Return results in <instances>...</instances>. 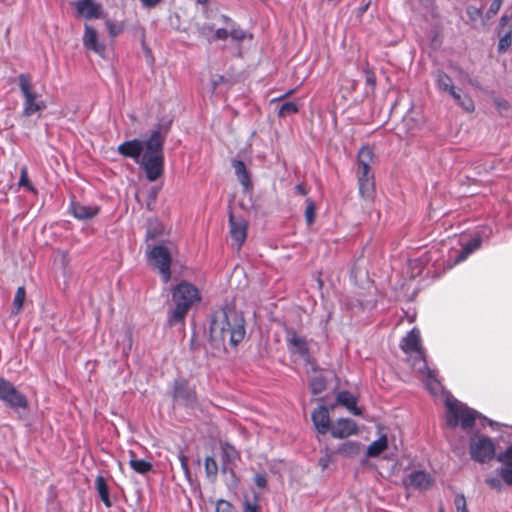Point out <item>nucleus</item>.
<instances>
[{
    "instance_id": "8",
    "label": "nucleus",
    "mask_w": 512,
    "mask_h": 512,
    "mask_svg": "<svg viewBox=\"0 0 512 512\" xmlns=\"http://www.w3.org/2000/svg\"><path fill=\"white\" fill-rule=\"evenodd\" d=\"M147 258L149 264L157 269L162 281L167 283L171 278V254L164 245L148 246Z\"/></svg>"
},
{
    "instance_id": "15",
    "label": "nucleus",
    "mask_w": 512,
    "mask_h": 512,
    "mask_svg": "<svg viewBox=\"0 0 512 512\" xmlns=\"http://www.w3.org/2000/svg\"><path fill=\"white\" fill-rule=\"evenodd\" d=\"M400 347L405 353H416L413 362L420 355L425 358L420 342V331L417 328H413L407 333V335L402 339Z\"/></svg>"
},
{
    "instance_id": "2",
    "label": "nucleus",
    "mask_w": 512,
    "mask_h": 512,
    "mask_svg": "<svg viewBox=\"0 0 512 512\" xmlns=\"http://www.w3.org/2000/svg\"><path fill=\"white\" fill-rule=\"evenodd\" d=\"M480 420L481 425L490 426L493 430H498L503 424L493 421L465 403L457 400L453 396H447L445 399V423L448 428H460L465 433H470L475 426L476 420Z\"/></svg>"
},
{
    "instance_id": "7",
    "label": "nucleus",
    "mask_w": 512,
    "mask_h": 512,
    "mask_svg": "<svg viewBox=\"0 0 512 512\" xmlns=\"http://www.w3.org/2000/svg\"><path fill=\"white\" fill-rule=\"evenodd\" d=\"M468 450L471 460L478 464H486L496 457V441L476 432L469 437Z\"/></svg>"
},
{
    "instance_id": "17",
    "label": "nucleus",
    "mask_w": 512,
    "mask_h": 512,
    "mask_svg": "<svg viewBox=\"0 0 512 512\" xmlns=\"http://www.w3.org/2000/svg\"><path fill=\"white\" fill-rule=\"evenodd\" d=\"M312 421L316 430L320 434H326L332 425H330V414L326 406H319L312 412Z\"/></svg>"
},
{
    "instance_id": "34",
    "label": "nucleus",
    "mask_w": 512,
    "mask_h": 512,
    "mask_svg": "<svg viewBox=\"0 0 512 512\" xmlns=\"http://www.w3.org/2000/svg\"><path fill=\"white\" fill-rule=\"evenodd\" d=\"M26 297V291L23 286L17 288L14 299H13V313L17 314L23 307V303Z\"/></svg>"
},
{
    "instance_id": "21",
    "label": "nucleus",
    "mask_w": 512,
    "mask_h": 512,
    "mask_svg": "<svg viewBox=\"0 0 512 512\" xmlns=\"http://www.w3.org/2000/svg\"><path fill=\"white\" fill-rule=\"evenodd\" d=\"M229 225L231 237L237 243L238 247H241L247 236L246 224L244 222H237L230 216Z\"/></svg>"
},
{
    "instance_id": "51",
    "label": "nucleus",
    "mask_w": 512,
    "mask_h": 512,
    "mask_svg": "<svg viewBox=\"0 0 512 512\" xmlns=\"http://www.w3.org/2000/svg\"><path fill=\"white\" fill-rule=\"evenodd\" d=\"M503 0H493L488 10V16H494L498 13L501 8Z\"/></svg>"
},
{
    "instance_id": "58",
    "label": "nucleus",
    "mask_w": 512,
    "mask_h": 512,
    "mask_svg": "<svg viewBox=\"0 0 512 512\" xmlns=\"http://www.w3.org/2000/svg\"><path fill=\"white\" fill-rule=\"evenodd\" d=\"M295 188H296L297 192L300 193L301 195H306L307 191L302 184L296 185Z\"/></svg>"
},
{
    "instance_id": "46",
    "label": "nucleus",
    "mask_w": 512,
    "mask_h": 512,
    "mask_svg": "<svg viewBox=\"0 0 512 512\" xmlns=\"http://www.w3.org/2000/svg\"><path fill=\"white\" fill-rule=\"evenodd\" d=\"M132 349V335L130 331L125 332L124 343L121 346L122 354L128 356Z\"/></svg>"
},
{
    "instance_id": "23",
    "label": "nucleus",
    "mask_w": 512,
    "mask_h": 512,
    "mask_svg": "<svg viewBox=\"0 0 512 512\" xmlns=\"http://www.w3.org/2000/svg\"><path fill=\"white\" fill-rule=\"evenodd\" d=\"M336 401L346 407L352 414H361V410L356 406V398L352 393L348 391H341L337 394Z\"/></svg>"
},
{
    "instance_id": "61",
    "label": "nucleus",
    "mask_w": 512,
    "mask_h": 512,
    "mask_svg": "<svg viewBox=\"0 0 512 512\" xmlns=\"http://www.w3.org/2000/svg\"><path fill=\"white\" fill-rule=\"evenodd\" d=\"M198 3L204 4L207 2V0H197Z\"/></svg>"
},
{
    "instance_id": "5",
    "label": "nucleus",
    "mask_w": 512,
    "mask_h": 512,
    "mask_svg": "<svg viewBox=\"0 0 512 512\" xmlns=\"http://www.w3.org/2000/svg\"><path fill=\"white\" fill-rule=\"evenodd\" d=\"M500 466L486 476V485L496 491L502 492L505 487H512V443L497 455Z\"/></svg>"
},
{
    "instance_id": "6",
    "label": "nucleus",
    "mask_w": 512,
    "mask_h": 512,
    "mask_svg": "<svg viewBox=\"0 0 512 512\" xmlns=\"http://www.w3.org/2000/svg\"><path fill=\"white\" fill-rule=\"evenodd\" d=\"M17 84L23 97V117H31L46 109V102L35 90L30 74H19L17 77Z\"/></svg>"
},
{
    "instance_id": "30",
    "label": "nucleus",
    "mask_w": 512,
    "mask_h": 512,
    "mask_svg": "<svg viewBox=\"0 0 512 512\" xmlns=\"http://www.w3.org/2000/svg\"><path fill=\"white\" fill-rule=\"evenodd\" d=\"M129 464L131 468L139 474H146L152 470V464L144 459H137L132 457L129 461Z\"/></svg>"
},
{
    "instance_id": "38",
    "label": "nucleus",
    "mask_w": 512,
    "mask_h": 512,
    "mask_svg": "<svg viewBox=\"0 0 512 512\" xmlns=\"http://www.w3.org/2000/svg\"><path fill=\"white\" fill-rule=\"evenodd\" d=\"M19 186L25 187L27 190L31 192H36L34 186L31 184V182L28 179V169L26 166H23L20 170V179L18 182Z\"/></svg>"
},
{
    "instance_id": "36",
    "label": "nucleus",
    "mask_w": 512,
    "mask_h": 512,
    "mask_svg": "<svg viewBox=\"0 0 512 512\" xmlns=\"http://www.w3.org/2000/svg\"><path fill=\"white\" fill-rule=\"evenodd\" d=\"M298 112V106L294 102H284L279 107L278 115L279 117L285 118L287 116L294 115Z\"/></svg>"
},
{
    "instance_id": "25",
    "label": "nucleus",
    "mask_w": 512,
    "mask_h": 512,
    "mask_svg": "<svg viewBox=\"0 0 512 512\" xmlns=\"http://www.w3.org/2000/svg\"><path fill=\"white\" fill-rule=\"evenodd\" d=\"M388 446V440L386 435H381L378 439L373 441L368 447L366 451L367 457H377L379 456L384 450L387 449Z\"/></svg>"
},
{
    "instance_id": "57",
    "label": "nucleus",
    "mask_w": 512,
    "mask_h": 512,
    "mask_svg": "<svg viewBox=\"0 0 512 512\" xmlns=\"http://www.w3.org/2000/svg\"><path fill=\"white\" fill-rule=\"evenodd\" d=\"M418 1L426 9H429L433 6V0H418Z\"/></svg>"
},
{
    "instance_id": "10",
    "label": "nucleus",
    "mask_w": 512,
    "mask_h": 512,
    "mask_svg": "<svg viewBox=\"0 0 512 512\" xmlns=\"http://www.w3.org/2000/svg\"><path fill=\"white\" fill-rule=\"evenodd\" d=\"M492 235V229L488 226L479 229L475 235L466 243L462 244V247L455 256L453 264L461 263L466 260L469 255L478 250L484 239H488Z\"/></svg>"
},
{
    "instance_id": "42",
    "label": "nucleus",
    "mask_w": 512,
    "mask_h": 512,
    "mask_svg": "<svg viewBox=\"0 0 512 512\" xmlns=\"http://www.w3.org/2000/svg\"><path fill=\"white\" fill-rule=\"evenodd\" d=\"M457 104L465 111L472 112L474 110V102L466 94H463L461 100L457 102Z\"/></svg>"
},
{
    "instance_id": "24",
    "label": "nucleus",
    "mask_w": 512,
    "mask_h": 512,
    "mask_svg": "<svg viewBox=\"0 0 512 512\" xmlns=\"http://www.w3.org/2000/svg\"><path fill=\"white\" fill-rule=\"evenodd\" d=\"M232 166L235 170V174L245 190L251 188L250 175L246 169L245 163L241 160H234Z\"/></svg>"
},
{
    "instance_id": "63",
    "label": "nucleus",
    "mask_w": 512,
    "mask_h": 512,
    "mask_svg": "<svg viewBox=\"0 0 512 512\" xmlns=\"http://www.w3.org/2000/svg\"><path fill=\"white\" fill-rule=\"evenodd\" d=\"M440 512H443L442 510Z\"/></svg>"
},
{
    "instance_id": "62",
    "label": "nucleus",
    "mask_w": 512,
    "mask_h": 512,
    "mask_svg": "<svg viewBox=\"0 0 512 512\" xmlns=\"http://www.w3.org/2000/svg\"><path fill=\"white\" fill-rule=\"evenodd\" d=\"M219 83V80L214 81L213 88L215 89L216 85Z\"/></svg>"
},
{
    "instance_id": "27",
    "label": "nucleus",
    "mask_w": 512,
    "mask_h": 512,
    "mask_svg": "<svg viewBox=\"0 0 512 512\" xmlns=\"http://www.w3.org/2000/svg\"><path fill=\"white\" fill-rule=\"evenodd\" d=\"M221 456L225 465L235 462L239 458V452L228 442L221 443Z\"/></svg>"
},
{
    "instance_id": "32",
    "label": "nucleus",
    "mask_w": 512,
    "mask_h": 512,
    "mask_svg": "<svg viewBox=\"0 0 512 512\" xmlns=\"http://www.w3.org/2000/svg\"><path fill=\"white\" fill-rule=\"evenodd\" d=\"M205 473L208 479L215 480L218 474V465L214 457L207 456L204 462Z\"/></svg>"
},
{
    "instance_id": "45",
    "label": "nucleus",
    "mask_w": 512,
    "mask_h": 512,
    "mask_svg": "<svg viewBox=\"0 0 512 512\" xmlns=\"http://www.w3.org/2000/svg\"><path fill=\"white\" fill-rule=\"evenodd\" d=\"M305 218L309 225L314 222L315 219V205L313 201L307 200V206L305 209Z\"/></svg>"
},
{
    "instance_id": "44",
    "label": "nucleus",
    "mask_w": 512,
    "mask_h": 512,
    "mask_svg": "<svg viewBox=\"0 0 512 512\" xmlns=\"http://www.w3.org/2000/svg\"><path fill=\"white\" fill-rule=\"evenodd\" d=\"M466 14L471 22H476L482 17V10L478 7L470 5L466 8Z\"/></svg>"
},
{
    "instance_id": "48",
    "label": "nucleus",
    "mask_w": 512,
    "mask_h": 512,
    "mask_svg": "<svg viewBox=\"0 0 512 512\" xmlns=\"http://www.w3.org/2000/svg\"><path fill=\"white\" fill-rule=\"evenodd\" d=\"M229 36L237 41V42H240V41H243L244 38L246 37V33L244 30L240 29V28H231L230 31H229Z\"/></svg>"
},
{
    "instance_id": "4",
    "label": "nucleus",
    "mask_w": 512,
    "mask_h": 512,
    "mask_svg": "<svg viewBox=\"0 0 512 512\" xmlns=\"http://www.w3.org/2000/svg\"><path fill=\"white\" fill-rule=\"evenodd\" d=\"M174 309L169 313V324L182 323L191 307L201 301L199 289L192 283L182 280L171 290Z\"/></svg>"
},
{
    "instance_id": "22",
    "label": "nucleus",
    "mask_w": 512,
    "mask_h": 512,
    "mask_svg": "<svg viewBox=\"0 0 512 512\" xmlns=\"http://www.w3.org/2000/svg\"><path fill=\"white\" fill-rule=\"evenodd\" d=\"M72 214L79 220H86L96 216L99 212L97 206L82 205L79 203H71Z\"/></svg>"
},
{
    "instance_id": "47",
    "label": "nucleus",
    "mask_w": 512,
    "mask_h": 512,
    "mask_svg": "<svg viewBox=\"0 0 512 512\" xmlns=\"http://www.w3.org/2000/svg\"><path fill=\"white\" fill-rule=\"evenodd\" d=\"M233 506L232 504L224 499H219L216 502L215 512H232Z\"/></svg>"
},
{
    "instance_id": "16",
    "label": "nucleus",
    "mask_w": 512,
    "mask_h": 512,
    "mask_svg": "<svg viewBox=\"0 0 512 512\" xmlns=\"http://www.w3.org/2000/svg\"><path fill=\"white\" fill-rule=\"evenodd\" d=\"M332 437L343 439L357 433V425L354 420L340 418L330 428Z\"/></svg>"
},
{
    "instance_id": "19",
    "label": "nucleus",
    "mask_w": 512,
    "mask_h": 512,
    "mask_svg": "<svg viewBox=\"0 0 512 512\" xmlns=\"http://www.w3.org/2000/svg\"><path fill=\"white\" fill-rule=\"evenodd\" d=\"M83 44L87 49L92 50L99 55H103L105 51V45L98 41L95 29L88 24L85 25Z\"/></svg>"
},
{
    "instance_id": "29",
    "label": "nucleus",
    "mask_w": 512,
    "mask_h": 512,
    "mask_svg": "<svg viewBox=\"0 0 512 512\" xmlns=\"http://www.w3.org/2000/svg\"><path fill=\"white\" fill-rule=\"evenodd\" d=\"M358 185H359V193L363 198H365L367 200H370L373 198V194H374V180L373 179L358 180Z\"/></svg>"
},
{
    "instance_id": "41",
    "label": "nucleus",
    "mask_w": 512,
    "mask_h": 512,
    "mask_svg": "<svg viewBox=\"0 0 512 512\" xmlns=\"http://www.w3.org/2000/svg\"><path fill=\"white\" fill-rule=\"evenodd\" d=\"M454 505L457 512H469L465 496L462 493H459L455 496Z\"/></svg>"
},
{
    "instance_id": "49",
    "label": "nucleus",
    "mask_w": 512,
    "mask_h": 512,
    "mask_svg": "<svg viewBox=\"0 0 512 512\" xmlns=\"http://www.w3.org/2000/svg\"><path fill=\"white\" fill-rule=\"evenodd\" d=\"M510 21H511V18L508 15H503L500 18L498 35H501V33H504L509 28V26L512 25L510 23Z\"/></svg>"
},
{
    "instance_id": "11",
    "label": "nucleus",
    "mask_w": 512,
    "mask_h": 512,
    "mask_svg": "<svg viewBox=\"0 0 512 512\" xmlns=\"http://www.w3.org/2000/svg\"><path fill=\"white\" fill-rule=\"evenodd\" d=\"M287 348L291 354L299 356L305 361H309L311 355L307 339L299 335L296 330L290 328L286 330Z\"/></svg>"
},
{
    "instance_id": "59",
    "label": "nucleus",
    "mask_w": 512,
    "mask_h": 512,
    "mask_svg": "<svg viewBox=\"0 0 512 512\" xmlns=\"http://www.w3.org/2000/svg\"><path fill=\"white\" fill-rule=\"evenodd\" d=\"M292 92H293V90H290L286 94H284V95H282V96H280L278 98L273 99L272 102L281 100V99L285 98L286 96L290 95Z\"/></svg>"
},
{
    "instance_id": "55",
    "label": "nucleus",
    "mask_w": 512,
    "mask_h": 512,
    "mask_svg": "<svg viewBox=\"0 0 512 512\" xmlns=\"http://www.w3.org/2000/svg\"><path fill=\"white\" fill-rule=\"evenodd\" d=\"M142 5L146 8H152L158 5L162 0H140Z\"/></svg>"
},
{
    "instance_id": "3",
    "label": "nucleus",
    "mask_w": 512,
    "mask_h": 512,
    "mask_svg": "<svg viewBox=\"0 0 512 512\" xmlns=\"http://www.w3.org/2000/svg\"><path fill=\"white\" fill-rule=\"evenodd\" d=\"M165 139L166 132L157 128L145 140V151L138 164L143 168L146 178L151 182L157 180L164 171L163 147Z\"/></svg>"
},
{
    "instance_id": "13",
    "label": "nucleus",
    "mask_w": 512,
    "mask_h": 512,
    "mask_svg": "<svg viewBox=\"0 0 512 512\" xmlns=\"http://www.w3.org/2000/svg\"><path fill=\"white\" fill-rule=\"evenodd\" d=\"M173 398L177 403L185 406H193L196 403V393L184 379L174 382Z\"/></svg>"
},
{
    "instance_id": "54",
    "label": "nucleus",
    "mask_w": 512,
    "mask_h": 512,
    "mask_svg": "<svg viewBox=\"0 0 512 512\" xmlns=\"http://www.w3.org/2000/svg\"><path fill=\"white\" fill-rule=\"evenodd\" d=\"M447 93H449V95L454 99L456 103L461 100L462 94L459 89H456L455 86Z\"/></svg>"
},
{
    "instance_id": "9",
    "label": "nucleus",
    "mask_w": 512,
    "mask_h": 512,
    "mask_svg": "<svg viewBox=\"0 0 512 512\" xmlns=\"http://www.w3.org/2000/svg\"><path fill=\"white\" fill-rule=\"evenodd\" d=\"M0 400L12 409L26 408L28 406L26 396L3 377H0Z\"/></svg>"
},
{
    "instance_id": "39",
    "label": "nucleus",
    "mask_w": 512,
    "mask_h": 512,
    "mask_svg": "<svg viewBox=\"0 0 512 512\" xmlns=\"http://www.w3.org/2000/svg\"><path fill=\"white\" fill-rule=\"evenodd\" d=\"M259 496L254 494L253 500H244V512H260Z\"/></svg>"
},
{
    "instance_id": "14",
    "label": "nucleus",
    "mask_w": 512,
    "mask_h": 512,
    "mask_svg": "<svg viewBox=\"0 0 512 512\" xmlns=\"http://www.w3.org/2000/svg\"><path fill=\"white\" fill-rule=\"evenodd\" d=\"M117 151L120 155L133 159L138 163L145 151V140L133 139L121 143Z\"/></svg>"
},
{
    "instance_id": "53",
    "label": "nucleus",
    "mask_w": 512,
    "mask_h": 512,
    "mask_svg": "<svg viewBox=\"0 0 512 512\" xmlns=\"http://www.w3.org/2000/svg\"><path fill=\"white\" fill-rule=\"evenodd\" d=\"M179 461L181 463V468L183 469L184 473L186 475H189L188 458L184 454H180Z\"/></svg>"
},
{
    "instance_id": "26",
    "label": "nucleus",
    "mask_w": 512,
    "mask_h": 512,
    "mask_svg": "<svg viewBox=\"0 0 512 512\" xmlns=\"http://www.w3.org/2000/svg\"><path fill=\"white\" fill-rule=\"evenodd\" d=\"M95 488L99 494L100 499L104 503L106 507L111 506V500L109 496V488L106 483V480L103 476L98 475L95 479Z\"/></svg>"
},
{
    "instance_id": "33",
    "label": "nucleus",
    "mask_w": 512,
    "mask_h": 512,
    "mask_svg": "<svg viewBox=\"0 0 512 512\" xmlns=\"http://www.w3.org/2000/svg\"><path fill=\"white\" fill-rule=\"evenodd\" d=\"M499 42H498V51L505 52L512 43V25L509 26V28L499 35Z\"/></svg>"
},
{
    "instance_id": "28",
    "label": "nucleus",
    "mask_w": 512,
    "mask_h": 512,
    "mask_svg": "<svg viewBox=\"0 0 512 512\" xmlns=\"http://www.w3.org/2000/svg\"><path fill=\"white\" fill-rule=\"evenodd\" d=\"M359 452H360V443L355 442V441L344 442L337 449V453L342 454L349 458L355 457Z\"/></svg>"
},
{
    "instance_id": "56",
    "label": "nucleus",
    "mask_w": 512,
    "mask_h": 512,
    "mask_svg": "<svg viewBox=\"0 0 512 512\" xmlns=\"http://www.w3.org/2000/svg\"><path fill=\"white\" fill-rule=\"evenodd\" d=\"M330 454H326L324 457H321L319 459V465L322 467V469H326L330 462Z\"/></svg>"
},
{
    "instance_id": "50",
    "label": "nucleus",
    "mask_w": 512,
    "mask_h": 512,
    "mask_svg": "<svg viewBox=\"0 0 512 512\" xmlns=\"http://www.w3.org/2000/svg\"><path fill=\"white\" fill-rule=\"evenodd\" d=\"M254 483L259 488H265L268 483L267 475L265 473H257L254 476Z\"/></svg>"
},
{
    "instance_id": "43",
    "label": "nucleus",
    "mask_w": 512,
    "mask_h": 512,
    "mask_svg": "<svg viewBox=\"0 0 512 512\" xmlns=\"http://www.w3.org/2000/svg\"><path fill=\"white\" fill-rule=\"evenodd\" d=\"M357 175L358 180H374V176L373 173L371 172L370 166L362 165V167H357Z\"/></svg>"
},
{
    "instance_id": "52",
    "label": "nucleus",
    "mask_w": 512,
    "mask_h": 512,
    "mask_svg": "<svg viewBox=\"0 0 512 512\" xmlns=\"http://www.w3.org/2000/svg\"><path fill=\"white\" fill-rule=\"evenodd\" d=\"M229 36V31L226 28H218L215 30L214 39L225 40Z\"/></svg>"
},
{
    "instance_id": "35",
    "label": "nucleus",
    "mask_w": 512,
    "mask_h": 512,
    "mask_svg": "<svg viewBox=\"0 0 512 512\" xmlns=\"http://www.w3.org/2000/svg\"><path fill=\"white\" fill-rule=\"evenodd\" d=\"M326 388V380L323 376H314L310 381V389L313 394L317 395L322 393Z\"/></svg>"
},
{
    "instance_id": "18",
    "label": "nucleus",
    "mask_w": 512,
    "mask_h": 512,
    "mask_svg": "<svg viewBox=\"0 0 512 512\" xmlns=\"http://www.w3.org/2000/svg\"><path fill=\"white\" fill-rule=\"evenodd\" d=\"M76 9L78 14L86 19H97L101 16V6L93 0H78Z\"/></svg>"
},
{
    "instance_id": "37",
    "label": "nucleus",
    "mask_w": 512,
    "mask_h": 512,
    "mask_svg": "<svg viewBox=\"0 0 512 512\" xmlns=\"http://www.w3.org/2000/svg\"><path fill=\"white\" fill-rule=\"evenodd\" d=\"M372 151L369 148H362L358 154V167H362V165L370 166V162L372 160Z\"/></svg>"
},
{
    "instance_id": "20",
    "label": "nucleus",
    "mask_w": 512,
    "mask_h": 512,
    "mask_svg": "<svg viewBox=\"0 0 512 512\" xmlns=\"http://www.w3.org/2000/svg\"><path fill=\"white\" fill-rule=\"evenodd\" d=\"M407 484L416 489L426 490L431 485V478L426 472L418 470L410 473Z\"/></svg>"
},
{
    "instance_id": "60",
    "label": "nucleus",
    "mask_w": 512,
    "mask_h": 512,
    "mask_svg": "<svg viewBox=\"0 0 512 512\" xmlns=\"http://www.w3.org/2000/svg\"><path fill=\"white\" fill-rule=\"evenodd\" d=\"M367 82H368V83H371V84H374V79H373V78H371V77H368V78H367Z\"/></svg>"
},
{
    "instance_id": "12",
    "label": "nucleus",
    "mask_w": 512,
    "mask_h": 512,
    "mask_svg": "<svg viewBox=\"0 0 512 512\" xmlns=\"http://www.w3.org/2000/svg\"><path fill=\"white\" fill-rule=\"evenodd\" d=\"M414 369L424 376L427 389L434 395L438 394L442 386L436 379V371L428 367L426 358L420 355L413 363Z\"/></svg>"
},
{
    "instance_id": "40",
    "label": "nucleus",
    "mask_w": 512,
    "mask_h": 512,
    "mask_svg": "<svg viewBox=\"0 0 512 512\" xmlns=\"http://www.w3.org/2000/svg\"><path fill=\"white\" fill-rule=\"evenodd\" d=\"M163 227L158 222L150 223L147 229V238H157L162 233Z\"/></svg>"
},
{
    "instance_id": "31",
    "label": "nucleus",
    "mask_w": 512,
    "mask_h": 512,
    "mask_svg": "<svg viewBox=\"0 0 512 512\" xmlns=\"http://www.w3.org/2000/svg\"><path fill=\"white\" fill-rule=\"evenodd\" d=\"M435 76L437 87L440 90L448 92L454 87L451 78L443 71H437Z\"/></svg>"
},
{
    "instance_id": "1",
    "label": "nucleus",
    "mask_w": 512,
    "mask_h": 512,
    "mask_svg": "<svg viewBox=\"0 0 512 512\" xmlns=\"http://www.w3.org/2000/svg\"><path fill=\"white\" fill-rule=\"evenodd\" d=\"M246 324L242 311L226 304L214 311L210 322V339L217 348L236 347L245 337Z\"/></svg>"
}]
</instances>
